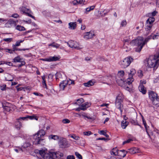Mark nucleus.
<instances>
[{
  "mask_svg": "<svg viewBox=\"0 0 159 159\" xmlns=\"http://www.w3.org/2000/svg\"><path fill=\"white\" fill-rule=\"evenodd\" d=\"M130 73L129 74V76L132 77L136 73V71L134 69H132L130 70Z\"/></svg>",
  "mask_w": 159,
  "mask_h": 159,
  "instance_id": "obj_37",
  "label": "nucleus"
},
{
  "mask_svg": "<svg viewBox=\"0 0 159 159\" xmlns=\"http://www.w3.org/2000/svg\"><path fill=\"white\" fill-rule=\"evenodd\" d=\"M69 137L75 140H78L80 139V137L78 136H76L75 134L70 135Z\"/></svg>",
  "mask_w": 159,
  "mask_h": 159,
  "instance_id": "obj_38",
  "label": "nucleus"
},
{
  "mask_svg": "<svg viewBox=\"0 0 159 159\" xmlns=\"http://www.w3.org/2000/svg\"><path fill=\"white\" fill-rule=\"evenodd\" d=\"M58 144L59 147L61 148H68L70 146V144L66 139L62 137H60Z\"/></svg>",
  "mask_w": 159,
  "mask_h": 159,
  "instance_id": "obj_7",
  "label": "nucleus"
},
{
  "mask_svg": "<svg viewBox=\"0 0 159 159\" xmlns=\"http://www.w3.org/2000/svg\"><path fill=\"white\" fill-rule=\"evenodd\" d=\"M57 152L58 154H57L58 158H60L61 157H62L63 156V154L61 152Z\"/></svg>",
  "mask_w": 159,
  "mask_h": 159,
  "instance_id": "obj_52",
  "label": "nucleus"
},
{
  "mask_svg": "<svg viewBox=\"0 0 159 159\" xmlns=\"http://www.w3.org/2000/svg\"><path fill=\"white\" fill-rule=\"evenodd\" d=\"M159 36V34L158 33H157L156 34L154 35L153 36L152 35V38L153 39H157Z\"/></svg>",
  "mask_w": 159,
  "mask_h": 159,
  "instance_id": "obj_45",
  "label": "nucleus"
},
{
  "mask_svg": "<svg viewBox=\"0 0 159 159\" xmlns=\"http://www.w3.org/2000/svg\"><path fill=\"white\" fill-rule=\"evenodd\" d=\"M47 149H42L39 150V153L41 157H43L44 154L46 152H47Z\"/></svg>",
  "mask_w": 159,
  "mask_h": 159,
  "instance_id": "obj_30",
  "label": "nucleus"
},
{
  "mask_svg": "<svg viewBox=\"0 0 159 159\" xmlns=\"http://www.w3.org/2000/svg\"><path fill=\"white\" fill-rule=\"evenodd\" d=\"M77 114L80 117L81 116H82L85 119L86 118L91 120H93L94 119L93 117H90L88 116L87 114L85 113L84 112H82L81 113H78Z\"/></svg>",
  "mask_w": 159,
  "mask_h": 159,
  "instance_id": "obj_13",
  "label": "nucleus"
},
{
  "mask_svg": "<svg viewBox=\"0 0 159 159\" xmlns=\"http://www.w3.org/2000/svg\"><path fill=\"white\" fill-rule=\"evenodd\" d=\"M42 78L43 80V81L42 82V84L44 86V88H46V89H47V85L46 84V81L45 80V76L44 75L42 76Z\"/></svg>",
  "mask_w": 159,
  "mask_h": 159,
  "instance_id": "obj_35",
  "label": "nucleus"
},
{
  "mask_svg": "<svg viewBox=\"0 0 159 159\" xmlns=\"http://www.w3.org/2000/svg\"><path fill=\"white\" fill-rule=\"evenodd\" d=\"M133 59L131 57H128L120 62V64L121 67L122 68H126L128 66Z\"/></svg>",
  "mask_w": 159,
  "mask_h": 159,
  "instance_id": "obj_5",
  "label": "nucleus"
},
{
  "mask_svg": "<svg viewBox=\"0 0 159 159\" xmlns=\"http://www.w3.org/2000/svg\"><path fill=\"white\" fill-rule=\"evenodd\" d=\"M2 107L5 113L7 112L12 111L14 110L15 107V106L8 102L3 103Z\"/></svg>",
  "mask_w": 159,
  "mask_h": 159,
  "instance_id": "obj_8",
  "label": "nucleus"
},
{
  "mask_svg": "<svg viewBox=\"0 0 159 159\" xmlns=\"http://www.w3.org/2000/svg\"><path fill=\"white\" fill-rule=\"evenodd\" d=\"M148 96L154 105H156L159 104V98L157 97V94L153 91H151L148 92Z\"/></svg>",
  "mask_w": 159,
  "mask_h": 159,
  "instance_id": "obj_6",
  "label": "nucleus"
},
{
  "mask_svg": "<svg viewBox=\"0 0 159 159\" xmlns=\"http://www.w3.org/2000/svg\"><path fill=\"white\" fill-rule=\"evenodd\" d=\"M129 123L126 120H123L121 122V127L123 129H125L128 125Z\"/></svg>",
  "mask_w": 159,
  "mask_h": 159,
  "instance_id": "obj_29",
  "label": "nucleus"
},
{
  "mask_svg": "<svg viewBox=\"0 0 159 159\" xmlns=\"http://www.w3.org/2000/svg\"><path fill=\"white\" fill-rule=\"evenodd\" d=\"M66 82L67 83V84L70 85L71 84H74V81L73 80H66Z\"/></svg>",
  "mask_w": 159,
  "mask_h": 159,
  "instance_id": "obj_48",
  "label": "nucleus"
},
{
  "mask_svg": "<svg viewBox=\"0 0 159 159\" xmlns=\"http://www.w3.org/2000/svg\"><path fill=\"white\" fill-rule=\"evenodd\" d=\"M157 12L156 11H154L152 12L151 13H150V16H154L156 15L157 14Z\"/></svg>",
  "mask_w": 159,
  "mask_h": 159,
  "instance_id": "obj_57",
  "label": "nucleus"
},
{
  "mask_svg": "<svg viewBox=\"0 0 159 159\" xmlns=\"http://www.w3.org/2000/svg\"><path fill=\"white\" fill-rule=\"evenodd\" d=\"M6 84H4L0 86V89H1V90L2 91H4L6 90Z\"/></svg>",
  "mask_w": 159,
  "mask_h": 159,
  "instance_id": "obj_51",
  "label": "nucleus"
},
{
  "mask_svg": "<svg viewBox=\"0 0 159 159\" xmlns=\"http://www.w3.org/2000/svg\"><path fill=\"white\" fill-rule=\"evenodd\" d=\"M3 63H4V64H6L8 65L9 66H12L13 64L11 62H3Z\"/></svg>",
  "mask_w": 159,
  "mask_h": 159,
  "instance_id": "obj_62",
  "label": "nucleus"
},
{
  "mask_svg": "<svg viewBox=\"0 0 159 159\" xmlns=\"http://www.w3.org/2000/svg\"><path fill=\"white\" fill-rule=\"evenodd\" d=\"M16 29L20 31H24L25 30V29L24 27L19 25H18L16 26Z\"/></svg>",
  "mask_w": 159,
  "mask_h": 159,
  "instance_id": "obj_36",
  "label": "nucleus"
},
{
  "mask_svg": "<svg viewBox=\"0 0 159 159\" xmlns=\"http://www.w3.org/2000/svg\"><path fill=\"white\" fill-rule=\"evenodd\" d=\"M45 134V131L43 129H41L36 134L33 135V140H32L33 144L35 145L42 144V142L44 140V139H40L39 136V135L40 137H42Z\"/></svg>",
  "mask_w": 159,
  "mask_h": 159,
  "instance_id": "obj_3",
  "label": "nucleus"
},
{
  "mask_svg": "<svg viewBox=\"0 0 159 159\" xmlns=\"http://www.w3.org/2000/svg\"><path fill=\"white\" fill-rule=\"evenodd\" d=\"M94 7H95V6H90L89 7H88V8H86V11L85 12V13L86 14H87V12H89L90 11H91V10H93L94 9Z\"/></svg>",
  "mask_w": 159,
  "mask_h": 159,
  "instance_id": "obj_39",
  "label": "nucleus"
},
{
  "mask_svg": "<svg viewBox=\"0 0 159 159\" xmlns=\"http://www.w3.org/2000/svg\"><path fill=\"white\" fill-rule=\"evenodd\" d=\"M60 137L59 136L57 135H51L49 136V138L51 139H53L54 140H59Z\"/></svg>",
  "mask_w": 159,
  "mask_h": 159,
  "instance_id": "obj_27",
  "label": "nucleus"
},
{
  "mask_svg": "<svg viewBox=\"0 0 159 159\" xmlns=\"http://www.w3.org/2000/svg\"><path fill=\"white\" fill-rule=\"evenodd\" d=\"M30 145L31 144L29 142H26L24 144L22 147L24 148H25L30 147Z\"/></svg>",
  "mask_w": 159,
  "mask_h": 159,
  "instance_id": "obj_41",
  "label": "nucleus"
},
{
  "mask_svg": "<svg viewBox=\"0 0 159 159\" xmlns=\"http://www.w3.org/2000/svg\"><path fill=\"white\" fill-rule=\"evenodd\" d=\"M95 83V81H94L90 80L87 83H84V85L85 87H89L93 85Z\"/></svg>",
  "mask_w": 159,
  "mask_h": 159,
  "instance_id": "obj_21",
  "label": "nucleus"
},
{
  "mask_svg": "<svg viewBox=\"0 0 159 159\" xmlns=\"http://www.w3.org/2000/svg\"><path fill=\"white\" fill-rule=\"evenodd\" d=\"M95 36L94 32L90 31L87 32L85 34L84 36V38L86 40H88L89 39H91Z\"/></svg>",
  "mask_w": 159,
  "mask_h": 159,
  "instance_id": "obj_12",
  "label": "nucleus"
},
{
  "mask_svg": "<svg viewBox=\"0 0 159 159\" xmlns=\"http://www.w3.org/2000/svg\"><path fill=\"white\" fill-rule=\"evenodd\" d=\"M133 141V140L132 139H129L128 140L125 141L123 143V144L124 145L126 143H130L131 141Z\"/></svg>",
  "mask_w": 159,
  "mask_h": 159,
  "instance_id": "obj_55",
  "label": "nucleus"
},
{
  "mask_svg": "<svg viewBox=\"0 0 159 159\" xmlns=\"http://www.w3.org/2000/svg\"><path fill=\"white\" fill-rule=\"evenodd\" d=\"M28 118L31 120L35 119L36 120H38V117L35 116H29Z\"/></svg>",
  "mask_w": 159,
  "mask_h": 159,
  "instance_id": "obj_44",
  "label": "nucleus"
},
{
  "mask_svg": "<svg viewBox=\"0 0 159 159\" xmlns=\"http://www.w3.org/2000/svg\"><path fill=\"white\" fill-rule=\"evenodd\" d=\"M19 15L17 13H14L11 16V17L14 18H16L19 17Z\"/></svg>",
  "mask_w": 159,
  "mask_h": 159,
  "instance_id": "obj_60",
  "label": "nucleus"
},
{
  "mask_svg": "<svg viewBox=\"0 0 159 159\" xmlns=\"http://www.w3.org/2000/svg\"><path fill=\"white\" fill-rule=\"evenodd\" d=\"M12 39L11 38H6L4 39H3V41H6V42H10L12 41Z\"/></svg>",
  "mask_w": 159,
  "mask_h": 159,
  "instance_id": "obj_61",
  "label": "nucleus"
},
{
  "mask_svg": "<svg viewBox=\"0 0 159 159\" xmlns=\"http://www.w3.org/2000/svg\"><path fill=\"white\" fill-rule=\"evenodd\" d=\"M131 122L132 124L134 125H138L140 126V125L138 123V122L136 120H131Z\"/></svg>",
  "mask_w": 159,
  "mask_h": 159,
  "instance_id": "obj_50",
  "label": "nucleus"
},
{
  "mask_svg": "<svg viewBox=\"0 0 159 159\" xmlns=\"http://www.w3.org/2000/svg\"><path fill=\"white\" fill-rule=\"evenodd\" d=\"M49 46H52L53 47L57 48L59 47L60 45L57 43H53L49 44Z\"/></svg>",
  "mask_w": 159,
  "mask_h": 159,
  "instance_id": "obj_40",
  "label": "nucleus"
},
{
  "mask_svg": "<svg viewBox=\"0 0 159 159\" xmlns=\"http://www.w3.org/2000/svg\"><path fill=\"white\" fill-rule=\"evenodd\" d=\"M138 76L140 78H141L143 76V72L141 70H139L137 72Z\"/></svg>",
  "mask_w": 159,
  "mask_h": 159,
  "instance_id": "obj_46",
  "label": "nucleus"
},
{
  "mask_svg": "<svg viewBox=\"0 0 159 159\" xmlns=\"http://www.w3.org/2000/svg\"><path fill=\"white\" fill-rule=\"evenodd\" d=\"M155 18L153 17H150L146 21V26L147 28H146V30L148 31V35L150 32V30L152 27V24L155 21Z\"/></svg>",
  "mask_w": 159,
  "mask_h": 159,
  "instance_id": "obj_9",
  "label": "nucleus"
},
{
  "mask_svg": "<svg viewBox=\"0 0 159 159\" xmlns=\"http://www.w3.org/2000/svg\"><path fill=\"white\" fill-rule=\"evenodd\" d=\"M51 153V157L52 158V159H55V158H57V152H50Z\"/></svg>",
  "mask_w": 159,
  "mask_h": 159,
  "instance_id": "obj_34",
  "label": "nucleus"
},
{
  "mask_svg": "<svg viewBox=\"0 0 159 159\" xmlns=\"http://www.w3.org/2000/svg\"><path fill=\"white\" fill-rule=\"evenodd\" d=\"M24 41V40H20L16 41L15 44L13 45V48L14 49V51H17V48H16V47H18L20 45V43H23Z\"/></svg>",
  "mask_w": 159,
  "mask_h": 159,
  "instance_id": "obj_18",
  "label": "nucleus"
},
{
  "mask_svg": "<svg viewBox=\"0 0 159 159\" xmlns=\"http://www.w3.org/2000/svg\"><path fill=\"white\" fill-rule=\"evenodd\" d=\"M124 75V72L123 70H120L118 71V75L120 77H123Z\"/></svg>",
  "mask_w": 159,
  "mask_h": 159,
  "instance_id": "obj_43",
  "label": "nucleus"
},
{
  "mask_svg": "<svg viewBox=\"0 0 159 159\" xmlns=\"http://www.w3.org/2000/svg\"><path fill=\"white\" fill-rule=\"evenodd\" d=\"M106 133V131L103 130L99 131L98 133L101 135H104Z\"/></svg>",
  "mask_w": 159,
  "mask_h": 159,
  "instance_id": "obj_58",
  "label": "nucleus"
},
{
  "mask_svg": "<svg viewBox=\"0 0 159 159\" xmlns=\"http://www.w3.org/2000/svg\"><path fill=\"white\" fill-rule=\"evenodd\" d=\"M68 25L69 28L70 30H74L76 27V23L75 22H70Z\"/></svg>",
  "mask_w": 159,
  "mask_h": 159,
  "instance_id": "obj_20",
  "label": "nucleus"
},
{
  "mask_svg": "<svg viewBox=\"0 0 159 159\" xmlns=\"http://www.w3.org/2000/svg\"><path fill=\"white\" fill-rule=\"evenodd\" d=\"M83 134L85 135L89 136L92 134V132L90 131L84 132Z\"/></svg>",
  "mask_w": 159,
  "mask_h": 159,
  "instance_id": "obj_54",
  "label": "nucleus"
},
{
  "mask_svg": "<svg viewBox=\"0 0 159 159\" xmlns=\"http://www.w3.org/2000/svg\"><path fill=\"white\" fill-rule=\"evenodd\" d=\"M42 157L44 159H52L50 152L48 153L47 152H46Z\"/></svg>",
  "mask_w": 159,
  "mask_h": 159,
  "instance_id": "obj_25",
  "label": "nucleus"
},
{
  "mask_svg": "<svg viewBox=\"0 0 159 159\" xmlns=\"http://www.w3.org/2000/svg\"><path fill=\"white\" fill-rule=\"evenodd\" d=\"M15 126L17 129L18 130L20 129L22 127L21 122L18 120H17L15 123Z\"/></svg>",
  "mask_w": 159,
  "mask_h": 159,
  "instance_id": "obj_24",
  "label": "nucleus"
},
{
  "mask_svg": "<svg viewBox=\"0 0 159 159\" xmlns=\"http://www.w3.org/2000/svg\"><path fill=\"white\" fill-rule=\"evenodd\" d=\"M151 39L152 35L148 36L144 40L142 37L139 36L136 39L132 40L130 44L132 46H137L138 47L136 48L135 51L140 52L143 46Z\"/></svg>",
  "mask_w": 159,
  "mask_h": 159,
  "instance_id": "obj_1",
  "label": "nucleus"
},
{
  "mask_svg": "<svg viewBox=\"0 0 159 159\" xmlns=\"http://www.w3.org/2000/svg\"><path fill=\"white\" fill-rule=\"evenodd\" d=\"M142 119L143 123V125H144V127H145V129H146V132L147 133V134L148 135V136H149V133H148V131L147 128V124H146V121L144 120V117H143V116H142Z\"/></svg>",
  "mask_w": 159,
  "mask_h": 159,
  "instance_id": "obj_33",
  "label": "nucleus"
},
{
  "mask_svg": "<svg viewBox=\"0 0 159 159\" xmlns=\"http://www.w3.org/2000/svg\"><path fill=\"white\" fill-rule=\"evenodd\" d=\"M123 48L125 49L126 52H128L130 49L129 45L128 44H124Z\"/></svg>",
  "mask_w": 159,
  "mask_h": 159,
  "instance_id": "obj_32",
  "label": "nucleus"
},
{
  "mask_svg": "<svg viewBox=\"0 0 159 159\" xmlns=\"http://www.w3.org/2000/svg\"><path fill=\"white\" fill-rule=\"evenodd\" d=\"M90 105L91 104L88 102L82 104L80 106L82 108V110H85L87 108L89 107Z\"/></svg>",
  "mask_w": 159,
  "mask_h": 159,
  "instance_id": "obj_16",
  "label": "nucleus"
},
{
  "mask_svg": "<svg viewBox=\"0 0 159 159\" xmlns=\"http://www.w3.org/2000/svg\"><path fill=\"white\" fill-rule=\"evenodd\" d=\"M119 152L118 149L116 148H113L111 152V155L116 156L118 155Z\"/></svg>",
  "mask_w": 159,
  "mask_h": 159,
  "instance_id": "obj_22",
  "label": "nucleus"
},
{
  "mask_svg": "<svg viewBox=\"0 0 159 159\" xmlns=\"http://www.w3.org/2000/svg\"><path fill=\"white\" fill-rule=\"evenodd\" d=\"M159 53H157L153 56H151L147 60V66L149 68H153L156 70L159 65Z\"/></svg>",
  "mask_w": 159,
  "mask_h": 159,
  "instance_id": "obj_2",
  "label": "nucleus"
},
{
  "mask_svg": "<svg viewBox=\"0 0 159 159\" xmlns=\"http://www.w3.org/2000/svg\"><path fill=\"white\" fill-rule=\"evenodd\" d=\"M15 51H14V49H13V50H11V49H6V52H8L9 53H11L13 52H14Z\"/></svg>",
  "mask_w": 159,
  "mask_h": 159,
  "instance_id": "obj_63",
  "label": "nucleus"
},
{
  "mask_svg": "<svg viewBox=\"0 0 159 159\" xmlns=\"http://www.w3.org/2000/svg\"><path fill=\"white\" fill-rule=\"evenodd\" d=\"M134 80V79L132 77L129 76V78L127 79L126 83L128 85H129L132 83Z\"/></svg>",
  "mask_w": 159,
  "mask_h": 159,
  "instance_id": "obj_31",
  "label": "nucleus"
},
{
  "mask_svg": "<svg viewBox=\"0 0 159 159\" xmlns=\"http://www.w3.org/2000/svg\"><path fill=\"white\" fill-rule=\"evenodd\" d=\"M127 152H126L124 150H122L119 151L118 155L121 157H124L126 155Z\"/></svg>",
  "mask_w": 159,
  "mask_h": 159,
  "instance_id": "obj_23",
  "label": "nucleus"
},
{
  "mask_svg": "<svg viewBox=\"0 0 159 159\" xmlns=\"http://www.w3.org/2000/svg\"><path fill=\"white\" fill-rule=\"evenodd\" d=\"M62 122L64 124L68 123H70V121L67 119H65L62 120Z\"/></svg>",
  "mask_w": 159,
  "mask_h": 159,
  "instance_id": "obj_56",
  "label": "nucleus"
},
{
  "mask_svg": "<svg viewBox=\"0 0 159 159\" xmlns=\"http://www.w3.org/2000/svg\"><path fill=\"white\" fill-rule=\"evenodd\" d=\"M67 159H75V157L73 156L69 155L67 157Z\"/></svg>",
  "mask_w": 159,
  "mask_h": 159,
  "instance_id": "obj_64",
  "label": "nucleus"
},
{
  "mask_svg": "<svg viewBox=\"0 0 159 159\" xmlns=\"http://www.w3.org/2000/svg\"><path fill=\"white\" fill-rule=\"evenodd\" d=\"M50 61H57L59 60V59L60 58V56L58 57H49Z\"/></svg>",
  "mask_w": 159,
  "mask_h": 159,
  "instance_id": "obj_28",
  "label": "nucleus"
},
{
  "mask_svg": "<svg viewBox=\"0 0 159 159\" xmlns=\"http://www.w3.org/2000/svg\"><path fill=\"white\" fill-rule=\"evenodd\" d=\"M67 85V83L66 82V80L63 81L59 85L60 90H63Z\"/></svg>",
  "mask_w": 159,
  "mask_h": 159,
  "instance_id": "obj_15",
  "label": "nucleus"
},
{
  "mask_svg": "<svg viewBox=\"0 0 159 159\" xmlns=\"http://www.w3.org/2000/svg\"><path fill=\"white\" fill-rule=\"evenodd\" d=\"M128 150L129 151L127 152L132 154L137 153L140 152L139 148H137L133 147Z\"/></svg>",
  "mask_w": 159,
  "mask_h": 159,
  "instance_id": "obj_14",
  "label": "nucleus"
},
{
  "mask_svg": "<svg viewBox=\"0 0 159 159\" xmlns=\"http://www.w3.org/2000/svg\"><path fill=\"white\" fill-rule=\"evenodd\" d=\"M139 91L143 94H145L146 93V90L143 85L140 84L139 87Z\"/></svg>",
  "mask_w": 159,
  "mask_h": 159,
  "instance_id": "obj_19",
  "label": "nucleus"
},
{
  "mask_svg": "<svg viewBox=\"0 0 159 159\" xmlns=\"http://www.w3.org/2000/svg\"><path fill=\"white\" fill-rule=\"evenodd\" d=\"M78 4H85V0H77Z\"/></svg>",
  "mask_w": 159,
  "mask_h": 159,
  "instance_id": "obj_49",
  "label": "nucleus"
},
{
  "mask_svg": "<svg viewBox=\"0 0 159 159\" xmlns=\"http://www.w3.org/2000/svg\"><path fill=\"white\" fill-rule=\"evenodd\" d=\"M22 59L20 57V56H18L15 57L13 59V62H21Z\"/></svg>",
  "mask_w": 159,
  "mask_h": 159,
  "instance_id": "obj_26",
  "label": "nucleus"
},
{
  "mask_svg": "<svg viewBox=\"0 0 159 159\" xmlns=\"http://www.w3.org/2000/svg\"><path fill=\"white\" fill-rule=\"evenodd\" d=\"M14 78L13 76L10 74H7L5 76V79L7 81H12Z\"/></svg>",
  "mask_w": 159,
  "mask_h": 159,
  "instance_id": "obj_17",
  "label": "nucleus"
},
{
  "mask_svg": "<svg viewBox=\"0 0 159 159\" xmlns=\"http://www.w3.org/2000/svg\"><path fill=\"white\" fill-rule=\"evenodd\" d=\"M55 76H56V79H58L59 78H60L61 76V74L60 73H57L56 75Z\"/></svg>",
  "mask_w": 159,
  "mask_h": 159,
  "instance_id": "obj_59",
  "label": "nucleus"
},
{
  "mask_svg": "<svg viewBox=\"0 0 159 159\" xmlns=\"http://www.w3.org/2000/svg\"><path fill=\"white\" fill-rule=\"evenodd\" d=\"M20 10L23 13H25L28 16L35 20V17L31 15V11L29 9H27L24 7H20Z\"/></svg>",
  "mask_w": 159,
  "mask_h": 159,
  "instance_id": "obj_11",
  "label": "nucleus"
},
{
  "mask_svg": "<svg viewBox=\"0 0 159 159\" xmlns=\"http://www.w3.org/2000/svg\"><path fill=\"white\" fill-rule=\"evenodd\" d=\"M67 44L71 48L77 49H80L82 48L81 46L76 42L73 41H70L67 43Z\"/></svg>",
  "mask_w": 159,
  "mask_h": 159,
  "instance_id": "obj_10",
  "label": "nucleus"
},
{
  "mask_svg": "<svg viewBox=\"0 0 159 159\" xmlns=\"http://www.w3.org/2000/svg\"><path fill=\"white\" fill-rule=\"evenodd\" d=\"M124 97L123 94L120 93L117 97L115 102V105L116 107L120 110V114L122 115L123 109V105L122 104L123 99Z\"/></svg>",
  "mask_w": 159,
  "mask_h": 159,
  "instance_id": "obj_4",
  "label": "nucleus"
},
{
  "mask_svg": "<svg viewBox=\"0 0 159 159\" xmlns=\"http://www.w3.org/2000/svg\"><path fill=\"white\" fill-rule=\"evenodd\" d=\"M75 155L79 159H82V156L77 152H75Z\"/></svg>",
  "mask_w": 159,
  "mask_h": 159,
  "instance_id": "obj_47",
  "label": "nucleus"
},
{
  "mask_svg": "<svg viewBox=\"0 0 159 159\" xmlns=\"http://www.w3.org/2000/svg\"><path fill=\"white\" fill-rule=\"evenodd\" d=\"M127 24V22L125 20H122L121 24V26L123 27L125 26Z\"/></svg>",
  "mask_w": 159,
  "mask_h": 159,
  "instance_id": "obj_53",
  "label": "nucleus"
},
{
  "mask_svg": "<svg viewBox=\"0 0 159 159\" xmlns=\"http://www.w3.org/2000/svg\"><path fill=\"white\" fill-rule=\"evenodd\" d=\"M77 102H76L75 103L78 105H80V104L84 102V100L83 98H81L77 100Z\"/></svg>",
  "mask_w": 159,
  "mask_h": 159,
  "instance_id": "obj_42",
  "label": "nucleus"
}]
</instances>
